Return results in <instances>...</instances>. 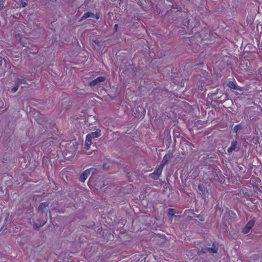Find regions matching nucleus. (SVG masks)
I'll list each match as a JSON object with an SVG mask.
<instances>
[{
	"label": "nucleus",
	"mask_w": 262,
	"mask_h": 262,
	"mask_svg": "<svg viewBox=\"0 0 262 262\" xmlns=\"http://www.w3.org/2000/svg\"><path fill=\"white\" fill-rule=\"evenodd\" d=\"M149 177L152 179H158L159 177V176L155 172H154L149 174Z\"/></svg>",
	"instance_id": "9b49d317"
},
{
	"label": "nucleus",
	"mask_w": 262,
	"mask_h": 262,
	"mask_svg": "<svg viewBox=\"0 0 262 262\" xmlns=\"http://www.w3.org/2000/svg\"><path fill=\"white\" fill-rule=\"evenodd\" d=\"M95 17L97 19L99 18V14H96L95 15L94 13H91V12H86L84 13L82 16V19H85L88 17Z\"/></svg>",
	"instance_id": "0eeeda50"
},
{
	"label": "nucleus",
	"mask_w": 262,
	"mask_h": 262,
	"mask_svg": "<svg viewBox=\"0 0 262 262\" xmlns=\"http://www.w3.org/2000/svg\"><path fill=\"white\" fill-rule=\"evenodd\" d=\"M254 225V222L253 220H250L243 229V232L244 234L248 233L250 230L252 228Z\"/></svg>",
	"instance_id": "20e7f679"
},
{
	"label": "nucleus",
	"mask_w": 262,
	"mask_h": 262,
	"mask_svg": "<svg viewBox=\"0 0 262 262\" xmlns=\"http://www.w3.org/2000/svg\"><path fill=\"white\" fill-rule=\"evenodd\" d=\"M241 129V125H236L234 127V131L235 132V133H237L239 130H240Z\"/></svg>",
	"instance_id": "dca6fc26"
},
{
	"label": "nucleus",
	"mask_w": 262,
	"mask_h": 262,
	"mask_svg": "<svg viewBox=\"0 0 262 262\" xmlns=\"http://www.w3.org/2000/svg\"><path fill=\"white\" fill-rule=\"evenodd\" d=\"M117 26H118V25H115V28H117Z\"/></svg>",
	"instance_id": "4be33fe9"
},
{
	"label": "nucleus",
	"mask_w": 262,
	"mask_h": 262,
	"mask_svg": "<svg viewBox=\"0 0 262 262\" xmlns=\"http://www.w3.org/2000/svg\"><path fill=\"white\" fill-rule=\"evenodd\" d=\"M106 78L104 76H100L95 79L94 80L90 82L91 86H96L99 85V83L104 81Z\"/></svg>",
	"instance_id": "39448f33"
},
{
	"label": "nucleus",
	"mask_w": 262,
	"mask_h": 262,
	"mask_svg": "<svg viewBox=\"0 0 262 262\" xmlns=\"http://www.w3.org/2000/svg\"><path fill=\"white\" fill-rule=\"evenodd\" d=\"M163 169V166H162V165H159L156 168V170H155L154 172H155L156 173H157L158 175H159L160 176L162 173Z\"/></svg>",
	"instance_id": "6e6552de"
},
{
	"label": "nucleus",
	"mask_w": 262,
	"mask_h": 262,
	"mask_svg": "<svg viewBox=\"0 0 262 262\" xmlns=\"http://www.w3.org/2000/svg\"><path fill=\"white\" fill-rule=\"evenodd\" d=\"M27 83V81L24 79H18L17 81V84L19 86L20 84H25Z\"/></svg>",
	"instance_id": "4468645a"
},
{
	"label": "nucleus",
	"mask_w": 262,
	"mask_h": 262,
	"mask_svg": "<svg viewBox=\"0 0 262 262\" xmlns=\"http://www.w3.org/2000/svg\"><path fill=\"white\" fill-rule=\"evenodd\" d=\"M4 2L3 1H0V10L2 8L4 7Z\"/></svg>",
	"instance_id": "a211bd4d"
},
{
	"label": "nucleus",
	"mask_w": 262,
	"mask_h": 262,
	"mask_svg": "<svg viewBox=\"0 0 262 262\" xmlns=\"http://www.w3.org/2000/svg\"><path fill=\"white\" fill-rule=\"evenodd\" d=\"M95 171V169L90 168L85 170L79 178V180L81 182H84L91 173H93Z\"/></svg>",
	"instance_id": "7ed1b4c3"
},
{
	"label": "nucleus",
	"mask_w": 262,
	"mask_h": 262,
	"mask_svg": "<svg viewBox=\"0 0 262 262\" xmlns=\"http://www.w3.org/2000/svg\"><path fill=\"white\" fill-rule=\"evenodd\" d=\"M172 158V156L171 154H167L164 156L163 159L160 165H162V166L164 167V166L166 165L171 159Z\"/></svg>",
	"instance_id": "423d86ee"
},
{
	"label": "nucleus",
	"mask_w": 262,
	"mask_h": 262,
	"mask_svg": "<svg viewBox=\"0 0 262 262\" xmlns=\"http://www.w3.org/2000/svg\"><path fill=\"white\" fill-rule=\"evenodd\" d=\"M18 84H16L12 88V89L11 90V92L12 93H15L18 89Z\"/></svg>",
	"instance_id": "2eb2a0df"
},
{
	"label": "nucleus",
	"mask_w": 262,
	"mask_h": 262,
	"mask_svg": "<svg viewBox=\"0 0 262 262\" xmlns=\"http://www.w3.org/2000/svg\"><path fill=\"white\" fill-rule=\"evenodd\" d=\"M49 203L48 202L42 203L40 204L38 207V212L44 213L45 219L40 223L38 225L37 223L34 224V227L39 228L41 226H43L46 222L47 217V212L48 211V207Z\"/></svg>",
	"instance_id": "f257e3e1"
},
{
	"label": "nucleus",
	"mask_w": 262,
	"mask_h": 262,
	"mask_svg": "<svg viewBox=\"0 0 262 262\" xmlns=\"http://www.w3.org/2000/svg\"><path fill=\"white\" fill-rule=\"evenodd\" d=\"M94 42L98 46H100L101 44V42L98 40H95Z\"/></svg>",
	"instance_id": "6ab92c4d"
},
{
	"label": "nucleus",
	"mask_w": 262,
	"mask_h": 262,
	"mask_svg": "<svg viewBox=\"0 0 262 262\" xmlns=\"http://www.w3.org/2000/svg\"><path fill=\"white\" fill-rule=\"evenodd\" d=\"M101 136V130L97 129L94 132H92L89 134L86 137L85 146L87 149L90 148V145L92 143V139L96 138Z\"/></svg>",
	"instance_id": "f03ea898"
},
{
	"label": "nucleus",
	"mask_w": 262,
	"mask_h": 262,
	"mask_svg": "<svg viewBox=\"0 0 262 262\" xmlns=\"http://www.w3.org/2000/svg\"><path fill=\"white\" fill-rule=\"evenodd\" d=\"M199 189L200 190L202 191V188H201V186H199Z\"/></svg>",
	"instance_id": "412c9836"
},
{
	"label": "nucleus",
	"mask_w": 262,
	"mask_h": 262,
	"mask_svg": "<svg viewBox=\"0 0 262 262\" xmlns=\"http://www.w3.org/2000/svg\"><path fill=\"white\" fill-rule=\"evenodd\" d=\"M228 86L232 89H234V90H236L237 89V86H236V83L234 82H232V81H230L228 82Z\"/></svg>",
	"instance_id": "9d476101"
},
{
	"label": "nucleus",
	"mask_w": 262,
	"mask_h": 262,
	"mask_svg": "<svg viewBox=\"0 0 262 262\" xmlns=\"http://www.w3.org/2000/svg\"><path fill=\"white\" fill-rule=\"evenodd\" d=\"M207 250L209 252L212 253H215L217 252V249L215 247L214 248H209L207 249Z\"/></svg>",
	"instance_id": "f8f14e48"
},
{
	"label": "nucleus",
	"mask_w": 262,
	"mask_h": 262,
	"mask_svg": "<svg viewBox=\"0 0 262 262\" xmlns=\"http://www.w3.org/2000/svg\"><path fill=\"white\" fill-rule=\"evenodd\" d=\"M176 211L173 209H169L167 212L168 214L171 216L174 215Z\"/></svg>",
	"instance_id": "ddd939ff"
},
{
	"label": "nucleus",
	"mask_w": 262,
	"mask_h": 262,
	"mask_svg": "<svg viewBox=\"0 0 262 262\" xmlns=\"http://www.w3.org/2000/svg\"><path fill=\"white\" fill-rule=\"evenodd\" d=\"M179 217V216H174L175 220H177Z\"/></svg>",
	"instance_id": "aec40b11"
},
{
	"label": "nucleus",
	"mask_w": 262,
	"mask_h": 262,
	"mask_svg": "<svg viewBox=\"0 0 262 262\" xmlns=\"http://www.w3.org/2000/svg\"><path fill=\"white\" fill-rule=\"evenodd\" d=\"M20 1L21 2V4L22 5L23 7H25L27 5L26 0H20Z\"/></svg>",
	"instance_id": "f3484780"
},
{
	"label": "nucleus",
	"mask_w": 262,
	"mask_h": 262,
	"mask_svg": "<svg viewBox=\"0 0 262 262\" xmlns=\"http://www.w3.org/2000/svg\"><path fill=\"white\" fill-rule=\"evenodd\" d=\"M236 142H232L231 145L229 147L227 150L228 152H231L233 150L236 148Z\"/></svg>",
	"instance_id": "1a4fd4ad"
}]
</instances>
